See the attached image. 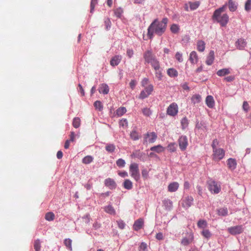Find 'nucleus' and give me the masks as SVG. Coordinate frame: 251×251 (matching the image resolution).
I'll list each match as a JSON object with an SVG mask.
<instances>
[{"instance_id": "1", "label": "nucleus", "mask_w": 251, "mask_h": 251, "mask_svg": "<svg viewBox=\"0 0 251 251\" xmlns=\"http://www.w3.org/2000/svg\"><path fill=\"white\" fill-rule=\"evenodd\" d=\"M168 22L167 18H163L160 22L157 19L154 20L148 29V35L150 39L152 38L154 33L159 36L162 35L166 31Z\"/></svg>"}, {"instance_id": "2", "label": "nucleus", "mask_w": 251, "mask_h": 251, "mask_svg": "<svg viewBox=\"0 0 251 251\" xmlns=\"http://www.w3.org/2000/svg\"><path fill=\"white\" fill-rule=\"evenodd\" d=\"M226 5H224L222 7L216 9L212 16V19L219 23L222 26H225L229 21V17L227 14L221 15V13L226 10Z\"/></svg>"}, {"instance_id": "3", "label": "nucleus", "mask_w": 251, "mask_h": 251, "mask_svg": "<svg viewBox=\"0 0 251 251\" xmlns=\"http://www.w3.org/2000/svg\"><path fill=\"white\" fill-rule=\"evenodd\" d=\"M143 57L145 62L150 64L152 67H156L157 65L160 64L159 61L151 50L146 51L143 54Z\"/></svg>"}, {"instance_id": "4", "label": "nucleus", "mask_w": 251, "mask_h": 251, "mask_svg": "<svg viewBox=\"0 0 251 251\" xmlns=\"http://www.w3.org/2000/svg\"><path fill=\"white\" fill-rule=\"evenodd\" d=\"M129 172L130 176L136 181L140 179V176L139 173V170L138 165L137 163H131L129 166Z\"/></svg>"}, {"instance_id": "5", "label": "nucleus", "mask_w": 251, "mask_h": 251, "mask_svg": "<svg viewBox=\"0 0 251 251\" xmlns=\"http://www.w3.org/2000/svg\"><path fill=\"white\" fill-rule=\"evenodd\" d=\"M225 155V151L221 148L213 150L212 159L215 161H219L222 159Z\"/></svg>"}, {"instance_id": "6", "label": "nucleus", "mask_w": 251, "mask_h": 251, "mask_svg": "<svg viewBox=\"0 0 251 251\" xmlns=\"http://www.w3.org/2000/svg\"><path fill=\"white\" fill-rule=\"evenodd\" d=\"M157 138V135L154 132H147L144 135L143 144L154 143Z\"/></svg>"}, {"instance_id": "7", "label": "nucleus", "mask_w": 251, "mask_h": 251, "mask_svg": "<svg viewBox=\"0 0 251 251\" xmlns=\"http://www.w3.org/2000/svg\"><path fill=\"white\" fill-rule=\"evenodd\" d=\"M153 90V86L152 84H149L148 86L145 87V89L142 91L139 95V98L144 99L150 96Z\"/></svg>"}, {"instance_id": "8", "label": "nucleus", "mask_w": 251, "mask_h": 251, "mask_svg": "<svg viewBox=\"0 0 251 251\" xmlns=\"http://www.w3.org/2000/svg\"><path fill=\"white\" fill-rule=\"evenodd\" d=\"M209 190L212 193L218 194L221 191V186L217 182L213 180L210 181L208 183Z\"/></svg>"}, {"instance_id": "9", "label": "nucleus", "mask_w": 251, "mask_h": 251, "mask_svg": "<svg viewBox=\"0 0 251 251\" xmlns=\"http://www.w3.org/2000/svg\"><path fill=\"white\" fill-rule=\"evenodd\" d=\"M178 108L177 104L173 102L171 103L167 109V114L171 116H175L177 114Z\"/></svg>"}, {"instance_id": "10", "label": "nucleus", "mask_w": 251, "mask_h": 251, "mask_svg": "<svg viewBox=\"0 0 251 251\" xmlns=\"http://www.w3.org/2000/svg\"><path fill=\"white\" fill-rule=\"evenodd\" d=\"M178 143L181 151L186 150L188 145L187 137L185 135L181 136L178 139Z\"/></svg>"}, {"instance_id": "11", "label": "nucleus", "mask_w": 251, "mask_h": 251, "mask_svg": "<svg viewBox=\"0 0 251 251\" xmlns=\"http://www.w3.org/2000/svg\"><path fill=\"white\" fill-rule=\"evenodd\" d=\"M247 42L243 38L238 39L235 42V45L236 48L239 50H243L247 46Z\"/></svg>"}, {"instance_id": "12", "label": "nucleus", "mask_w": 251, "mask_h": 251, "mask_svg": "<svg viewBox=\"0 0 251 251\" xmlns=\"http://www.w3.org/2000/svg\"><path fill=\"white\" fill-rule=\"evenodd\" d=\"M193 201L194 199L192 196H187L182 201V205L185 208H188L192 205Z\"/></svg>"}, {"instance_id": "13", "label": "nucleus", "mask_w": 251, "mask_h": 251, "mask_svg": "<svg viewBox=\"0 0 251 251\" xmlns=\"http://www.w3.org/2000/svg\"><path fill=\"white\" fill-rule=\"evenodd\" d=\"M228 231L233 235L238 234L243 231V228L242 226H237L228 228Z\"/></svg>"}, {"instance_id": "14", "label": "nucleus", "mask_w": 251, "mask_h": 251, "mask_svg": "<svg viewBox=\"0 0 251 251\" xmlns=\"http://www.w3.org/2000/svg\"><path fill=\"white\" fill-rule=\"evenodd\" d=\"M152 68L155 71V78H157L158 81L161 80L163 77V75L160 64L157 65L156 67H153Z\"/></svg>"}, {"instance_id": "15", "label": "nucleus", "mask_w": 251, "mask_h": 251, "mask_svg": "<svg viewBox=\"0 0 251 251\" xmlns=\"http://www.w3.org/2000/svg\"><path fill=\"white\" fill-rule=\"evenodd\" d=\"M104 184L110 189H115L117 186L114 180L111 178H108L105 179Z\"/></svg>"}, {"instance_id": "16", "label": "nucleus", "mask_w": 251, "mask_h": 251, "mask_svg": "<svg viewBox=\"0 0 251 251\" xmlns=\"http://www.w3.org/2000/svg\"><path fill=\"white\" fill-rule=\"evenodd\" d=\"M122 58V56L120 55H115L110 60V65L113 67L117 66L121 62Z\"/></svg>"}, {"instance_id": "17", "label": "nucleus", "mask_w": 251, "mask_h": 251, "mask_svg": "<svg viewBox=\"0 0 251 251\" xmlns=\"http://www.w3.org/2000/svg\"><path fill=\"white\" fill-rule=\"evenodd\" d=\"M98 90L100 93L106 95L108 93L109 89L108 86L106 84L102 83L100 85Z\"/></svg>"}, {"instance_id": "18", "label": "nucleus", "mask_w": 251, "mask_h": 251, "mask_svg": "<svg viewBox=\"0 0 251 251\" xmlns=\"http://www.w3.org/2000/svg\"><path fill=\"white\" fill-rule=\"evenodd\" d=\"M144 224V220L143 219L140 218L136 220L133 225V229L136 230L138 231L139 229H141L143 227Z\"/></svg>"}, {"instance_id": "19", "label": "nucleus", "mask_w": 251, "mask_h": 251, "mask_svg": "<svg viewBox=\"0 0 251 251\" xmlns=\"http://www.w3.org/2000/svg\"><path fill=\"white\" fill-rule=\"evenodd\" d=\"M205 103L209 108H213L215 105V101L213 97L211 95L207 96L205 99Z\"/></svg>"}, {"instance_id": "20", "label": "nucleus", "mask_w": 251, "mask_h": 251, "mask_svg": "<svg viewBox=\"0 0 251 251\" xmlns=\"http://www.w3.org/2000/svg\"><path fill=\"white\" fill-rule=\"evenodd\" d=\"M189 60L193 64H197L198 61V56L196 51H192L189 56Z\"/></svg>"}, {"instance_id": "21", "label": "nucleus", "mask_w": 251, "mask_h": 251, "mask_svg": "<svg viewBox=\"0 0 251 251\" xmlns=\"http://www.w3.org/2000/svg\"><path fill=\"white\" fill-rule=\"evenodd\" d=\"M228 168L231 170H234L236 168L237 163L235 159L229 158L227 161Z\"/></svg>"}, {"instance_id": "22", "label": "nucleus", "mask_w": 251, "mask_h": 251, "mask_svg": "<svg viewBox=\"0 0 251 251\" xmlns=\"http://www.w3.org/2000/svg\"><path fill=\"white\" fill-rule=\"evenodd\" d=\"M214 52L213 50H211L208 55L207 57L206 63L208 65H211L214 61Z\"/></svg>"}, {"instance_id": "23", "label": "nucleus", "mask_w": 251, "mask_h": 251, "mask_svg": "<svg viewBox=\"0 0 251 251\" xmlns=\"http://www.w3.org/2000/svg\"><path fill=\"white\" fill-rule=\"evenodd\" d=\"M179 187V184L177 182L171 183L168 187V191L174 192L176 191Z\"/></svg>"}, {"instance_id": "24", "label": "nucleus", "mask_w": 251, "mask_h": 251, "mask_svg": "<svg viewBox=\"0 0 251 251\" xmlns=\"http://www.w3.org/2000/svg\"><path fill=\"white\" fill-rule=\"evenodd\" d=\"M167 75L171 77H176L178 76V72L174 68H169L167 71Z\"/></svg>"}, {"instance_id": "25", "label": "nucleus", "mask_w": 251, "mask_h": 251, "mask_svg": "<svg viewBox=\"0 0 251 251\" xmlns=\"http://www.w3.org/2000/svg\"><path fill=\"white\" fill-rule=\"evenodd\" d=\"M197 48L199 51H203L205 48V44L204 42L202 40H199L197 43Z\"/></svg>"}, {"instance_id": "26", "label": "nucleus", "mask_w": 251, "mask_h": 251, "mask_svg": "<svg viewBox=\"0 0 251 251\" xmlns=\"http://www.w3.org/2000/svg\"><path fill=\"white\" fill-rule=\"evenodd\" d=\"M230 73L229 69L224 68L219 70L217 72V75L219 76H224Z\"/></svg>"}, {"instance_id": "27", "label": "nucleus", "mask_w": 251, "mask_h": 251, "mask_svg": "<svg viewBox=\"0 0 251 251\" xmlns=\"http://www.w3.org/2000/svg\"><path fill=\"white\" fill-rule=\"evenodd\" d=\"M104 210L105 212L111 215H115L116 214L115 210L111 205H108L104 207Z\"/></svg>"}, {"instance_id": "28", "label": "nucleus", "mask_w": 251, "mask_h": 251, "mask_svg": "<svg viewBox=\"0 0 251 251\" xmlns=\"http://www.w3.org/2000/svg\"><path fill=\"white\" fill-rule=\"evenodd\" d=\"M237 5L234 0H229L228 1V8L231 12H234L237 9Z\"/></svg>"}, {"instance_id": "29", "label": "nucleus", "mask_w": 251, "mask_h": 251, "mask_svg": "<svg viewBox=\"0 0 251 251\" xmlns=\"http://www.w3.org/2000/svg\"><path fill=\"white\" fill-rule=\"evenodd\" d=\"M201 97L199 94H196L193 95L191 98L192 102L195 104L196 103H198L201 102Z\"/></svg>"}, {"instance_id": "30", "label": "nucleus", "mask_w": 251, "mask_h": 251, "mask_svg": "<svg viewBox=\"0 0 251 251\" xmlns=\"http://www.w3.org/2000/svg\"><path fill=\"white\" fill-rule=\"evenodd\" d=\"M165 148L162 146L159 145L151 148V150L155 151L157 153H160L164 151Z\"/></svg>"}, {"instance_id": "31", "label": "nucleus", "mask_w": 251, "mask_h": 251, "mask_svg": "<svg viewBox=\"0 0 251 251\" xmlns=\"http://www.w3.org/2000/svg\"><path fill=\"white\" fill-rule=\"evenodd\" d=\"M170 30L173 33L177 34L179 32L180 28L178 25L174 24L171 25Z\"/></svg>"}, {"instance_id": "32", "label": "nucleus", "mask_w": 251, "mask_h": 251, "mask_svg": "<svg viewBox=\"0 0 251 251\" xmlns=\"http://www.w3.org/2000/svg\"><path fill=\"white\" fill-rule=\"evenodd\" d=\"M167 150L171 152H175L176 150V145L175 143H171L167 146Z\"/></svg>"}, {"instance_id": "33", "label": "nucleus", "mask_w": 251, "mask_h": 251, "mask_svg": "<svg viewBox=\"0 0 251 251\" xmlns=\"http://www.w3.org/2000/svg\"><path fill=\"white\" fill-rule=\"evenodd\" d=\"M133 185L132 182L129 179H126L124 182V187L125 188L130 190L132 188Z\"/></svg>"}, {"instance_id": "34", "label": "nucleus", "mask_w": 251, "mask_h": 251, "mask_svg": "<svg viewBox=\"0 0 251 251\" xmlns=\"http://www.w3.org/2000/svg\"><path fill=\"white\" fill-rule=\"evenodd\" d=\"M126 112V109L125 107H121L116 110V115L118 117L123 116Z\"/></svg>"}, {"instance_id": "35", "label": "nucleus", "mask_w": 251, "mask_h": 251, "mask_svg": "<svg viewBox=\"0 0 251 251\" xmlns=\"http://www.w3.org/2000/svg\"><path fill=\"white\" fill-rule=\"evenodd\" d=\"M130 137L134 141L137 140L140 138L138 133L135 130L132 131L130 132Z\"/></svg>"}, {"instance_id": "36", "label": "nucleus", "mask_w": 251, "mask_h": 251, "mask_svg": "<svg viewBox=\"0 0 251 251\" xmlns=\"http://www.w3.org/2000/svg\"><path fill=\"white\" fill-rule=\"evenodd\" d=\"M93 160V157L91 155H87L84 157L82 159V163L85 164H88L91 163Z\"/></svg>"}, {"instance_id": "37", "label": "nucleus", "mask_w": 251, "mask_h": 251, "mask_svg": "<svg viewBox=\"0 0 251 251\" xmlns=\"http://www.w3.org/2000/svg\"><path fill=\"white\" fill-rule=\"evenodd\" d=\"M198 226L200 228H205L207 226V223L205 220H199L197 224Z\"/></svg>"}, {"instance_id": "38", "label": "nucleus", "mask_w": 251, "mask_h": 251, "mask_svg": "<svg viewBox=\"0 0 251 251\" xmlns=\"http://www.w3.org/2000/svg\"><path fill=\"white\" fill-rule=\"evenodd\" d=\"M94 105L95 108L100 111H102L103 109V105L101 102L100 100L96 101L94 103Z\"/></svg>"}, {"instance_id": "39", "label": "nucleus", "mask_w": 251, "mask_h": 251, "mask_svg": "<svg viewBox=\"0 0 251 251\" xmlns=\"http://www.w3.org/2000/svg\"><path fill=\"white\" fill-rule=\"evenodd\" d=\"M80 125V119L78 117H75L73 119V126L75 128H78Z\"/></svg>"}, {"instance_id": "40", "label": "nucleus", "mask_w": 251, "mask_h": 251, "mask_svg": "<svg viewBox=\"0 0 251 251\" xmlns=\"http://www.w3.org/2000/svg\"><path fill=\"white\" fill-rule=\"evenodd\" d=\"M143 155V153L139 151H136L131 154V157L132 158H141Z\"/></svg>"}, {"instance_id": "41", "label": "nucleus", "mask_w": 251, "mask_h": 251, "mask_svg": "<svg viewBox=\"0 0 251 251\" xmlns=\"http://www.w3.org/2000/svg\"><path fill=\"white\" fill-rule=\"evenodd\" d=\"M54 219V214L51 212H48L45 215V219L49 221H53Z\"/></svg>"}, {"instance_id": "42", "label": "nucleus", "mask_w": 251, "mask_h": 251, "mask_svg": "<svg viewBox=\"0 0 251 251\" xmlns=\"http://www.w3.org/2000/svg\"><path fill=\"white\" fill-rule=\"evenodd\" d=\"M41 242L39 239H37L34 243V248L36 251H40L41 248Z\"/></svg>"}, {"instance_id": "43", "label": "nucleus", "mask_w": 251, "mask_h": 251, "mask_svg": "<svg viewBox=\"0 0 251 251\" xmlns=\"http://www.w3.org/2000/svg\"><path fill=\"white\" fill-rule=\"evenodd\" d=\"M189 3L190 9L192 10L196 9L200 5V3L198 1H196V2H189Z\"/></svg>"}, {"instance_id": "44", "label": "nucleus", "mask_w": 251, "mask_h": 251, "mask_svg": "<svg viewBox=\"0 0 251 251\" xmlns=\"http://www.w3.org/2000/svg\"><path fill=\"white\" fill-rule=\"evenodd\" d=\"M72 241L70 239H66L64 240V244L66 247L68 248L70 251H72Z\"/></svg>"}, {"instance_id": "45", "label": "nucleus", "mask_w": 251, "mask_h": 251, "mask_svg": "<svg viewBox=\"0 0 251 251\" xmlns=\"http://www.w3.org/2000/svg\"><path fill=\"white\" fill-rule=\"evenodd\" d=\"M142 113L144 116L149 117L151 114V111L149 108H144L142 110Z\"/></svg>"}, {"instance_id": "46", "label": "nucleus", "mask_w": 251, "mask_h": 251, "mask_svg": "<svg viewBox=\"0 0 251 251\" xmlns=\"http://www.w3.org/2000/svg\"><path fill=\"white\" fill-rule=\"evenodd\" d=\"M123 13V10L120 7L116 9L114 11V14L115 16L118 18H121Z\"/></svg>"}, {"instance_id": "47", "label": "nucleus", "mask_w": 251, "mask_h": 251, "mask_svg": "<svg viewBox=\"0 0 251 251\" xmlns=\"http://www.w3.org/2000/svg\"><path fill=\"white\" fill-rule=\"evenodd\" d=\"M245 10L247 12H250L251 10V0H247L245 4Z\"/></svg>"}, {"instance_id": "48", "label": "nucleus", "mask_w": 251, "mask_h": 251, "mask_svg": "<svg viewBox=\"0 0 251 251\" xmlns=\"http://www.w3.org/2000/svg\"><path fill=\"white\" fill-rule=\"evenodd\" d=\"M181 124L182 126V128L184 129L188 125V121L186 117H184L183 119H182L181 121Z\"/></svg>"}, {"instance_id": "49", "label": "nucleus", "mask_w": 251, "mask_h": 251, "mask_svg": "<svg viewBox=\"0 0 251 251\" xmlns=\"http://www.w3.org/2000/svg\"><path fill=\"white\" fill-rule=\"evenodd\" d=\"M228 211L226 208H222L218 210V214L222 216H226L227 214Z\"/></svg>"}, {"instance_id": "50", "label": "nucleus", "mask_w": 251, "mask_h": 251, "mask_svg": "<svg viewBox=\"0 0 251 251\" xmlns=\"http://www.w3.org/2000/svg\"><path fill=\"white\" fill-rule=\"evenodd\" d=\"M201 234L206 238L208 239L211 236V234L209 230L204 229L201 232Z\"/></svg>"}, {"instance_id": "51", "label": "nucleus", "mask_w": 251, "mask_h": 251, "mask_svg": "<svg viewBox=\"0 0 251 251\" xmlns=\"http://www.w3.org/2000/svg\"><path fill=\"white\" fill-rule=\"evenodd\" d=\"M116 164L119 167H124L125 166L126 162L124 159L120 158L116 161Z\"/></svg>"}, {"instance_id": "52", "label": "nucleus", "mask_w": 251, "mask_h": 251, "mask_svg": "<svg viewBox=\"0 0 251 251\" xmlns=\"http://www.w3.org/2000/svg\"><path fill=\"white\" fill-rule=\"evenodd\" d=\"M106 150L110 152H112L115 151V146L113 144H108L105 147Z\"/></svg>"}, {"instance_id": "53", "label": "nucleus", "mask_w": 251, "mask_h": 251, "mask_svg": "<svg viewBox=\"0 0 251 251\" xmlns=\"http://www.w3.org/2000/svg\"><path fill=\"white\" fill-rule=\"evenodd\" d=\"M98 3V0H91L90 12L92 13L94 10L95 5Z\"/></svg>"}, {"instance_id": "54", "label": "nucleus", "mask_w": 251, "mask_h": 251, "mask_svg": "<svg viewBox=\"0 0 251 251\" xmlns=\"http://www.w3.org/2000/svg\"><path fill=\"white\" fill-rule=\"evenodd\" d=\"M117 224H118V227L123 229L125 228V223L123 221L121 220H120L119 221H117Z\"/></svg>"}, {"instance_id": "55", "label": "nucleus", "mask_w": 251, "mask_h": 251, "mask_svg": "<svg viewBox=\"0 0 251 251\" xmlns=\"http://www.w3.org/2000/svg\"><path fill=\"white\" fill-rule=\"evenodd\" d=\"M175 57H176V59L179 62H182L183 61L182 54H181L179 52H177L176 53V54L175 55Z\"/></svg>"}, {"instance_id": "56", "label": "nucleus", "mask_w": 251, "mask_h": 251, "mask_svg": "<svg viewBox=\"0 0 251 251\" xmlns=\"http://www.w3.org/2000/svg\"><path fill=\"white\" fill-rule=\"evenodd\" d=\"M147 248V245L144 242L141 243L139 246V251H145Z\"/></svg>"}, {"instance_id": "57", "label": "nucleus", "mask_w": 251, "mask_h": 251, "mask_svg": "<svg viewBox=\"0 0 251 251\" xmlns=\"http://www.w3.org/2000/svg\"><path fill=\"white\" fill-rule=\"evenodd\" d=\"M104 24L106 27V29L108 30L111 26V21L109 19L107 18L104 21Z\"/></svg>"}, {"instance_id": "58", "label": "nucleus", "mask_w": 251, "mask_h": 251, "mask_svg": "<svg viewBox=\"0 0 251 251\" xmlns=\"http://www.w3.org/2000/svg\"><path fill=\"white\" fill-rule=\"evenodd\" d=\"M142 175L144 179H147L149 176V172L146 169H144L142 171Z\"/></svg>"}, {"instance_id": "59", "label": "nucleus", "mask_w": 251, "mask_h": 251, "mask_svg": "<svg viewBox=\"0 0 251 251\" xmlns=\"http://www.w3.org/2000/svg\"><path fill=\"white\" fill-rule=\"evenodd\" d=\"M127 124L128 123L126 119H122L119 122L120 126L123 127H126L127 126Z\"/></svg>"}, {"instance_id": "60", "label": "nucleus", "mask_w": 251, "mask_h": 251, "mask_svg": "<svg viewBox=\"0 0 251 251\" xmlns=\"http://www.w3.org/2000/svg\"><path fill=\"white\" fill-rule=\"evenodd\" d=\"M181 244L184 246H187L191 243V241L187 238H183L181 242Z\"/></svg>"}, {"instance_id": "61", "label": "nucleus", "mask_w": 251, "mask_h": 251, "mask_svg": "<svg viewBox=\"0 0 251 251\" xmlns=\"http://www.w3.org/2000/svg\"><path fill=\"white\" fill-rule=\"evenodd\" d=\"M219 144V142L217 139H215L213 140L212 144L211 145V146L212 147V149L214 150L217 149V146H218Z\"/></svg>"}, {"instance_id": "62", "label": "nucleus", "mask_w": 251, "mask_h": 251, "mask_svg": "<svg viewBox=\"0 0 251 251\" xmlns=\"http://www.w3.org/2000/svg\"><path fill=\"white\" fill-rule=\"evenodd\" d=\"M149 82V80L147 78H144L141 81V85L143 87H146V85H148Z\"/></svg>"}, {"instance_id": "63", "label": "nucleus", "mask_w": 251, "mask_h": 251, "mask_svg": "<svg viewBox=\"0 0 251 251\" xmlns=\"http://www.w3.org/2000/svg\"><path fill=\"white\" fill-rule=\"evenodd\" d=\"M133 54H134V52H133V50L130 49H128L127 50L126 54L129 58L132 57Z\"/></svg>"}, {"instance_id": "64", "label": "nucleus", "mask_w": 251, "mask_h": 251, "mask_svg": "<svg viewBox=\"0 0 251 251\" xmlns=\"http://www.w3.org/2000/svg\"><path fill=\"white\" fill-rule=\"evenodd\" d=\"M243 108L246 111L248 112L249 109V105L247 101H244Z\"/></svg>"}]
</instances>
